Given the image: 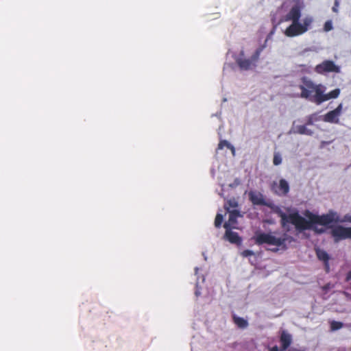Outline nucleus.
Instances as JSON below:
<instances>
[{
	"label": "nucleus",
	"instance_id": "obj_1",
	"mask_svg": "<svg viewBox=\"0 0 351 351\" xmlns=\"http://www.w3.org/2000/svg\"><path fill=\"white\" fill-rule=\"evenodd\" d=\"M334 221H283L282 228L287 232L297 235L304 230L311 229L316 232L322 233L327 230L337 238V240L351 238V228H343L341 226L333 225Z\"/></svg>",
	"mask_w": 351,
	"mask_h": 351
},
{
	"label": "nucleus",
	"instance_id": "obj_2",
	"mask_svg": "<svg viewBox=\"0 0 351 351\" xmlns=\"http://www.w3.org/2000/svg\"><path fill=\"white\" fill-rule=\"evenodd\" d=\"M301 90L300 97L308 99L317 104L326 101L330 99H335L340 94V89L335 88L327 94H325L326 87L322 84H315L307 77L301 78V84L299 86Z\"/></svg>",
	"mask_w": 351,
	"mask_h": 351
},
{
	"label": "nucleus",
	"instance_id": "obj_3",
	"mask_svg": "<svg viewBox=\"0 0 351 351\" xmlns=\"http://www.w3.org/2000/svg\"><path fill=\"white\" fill-rule=\"evenodd\" d=\"M302 16V10L299 5H293L289 12L280 20L281 22L291 21V24L285 31V34L288 37H295L306 32L313 22L311 16H306L302 22H300Z\"/></svg>",
	"mask_w": 351,
	"mask_h": 351
},
{
	"label": "nucleus",
	"instance_id": "obj_4",
	"mask_svg": "<svg viewBox=\"0 0 351 351\" xmlns=\"http://www.w3.org/2000/svg\"><path fill=\"white\" fill-rule=\"evenodd\" d=\"M256 243L263 244L267 243L268 245H272L275 246H283L285 247V242L289 241L291 243L293 239L291 237L285 234L283 237H276L271 233H257L254 237Z\"/></svg>",
	"mask_w": 351,
	"mask_h": 351
},
{
	"label": "nucleus",
	"instance_id": "obj_5",
	"mask_svg": "<svg viewBox=\"0 0 351 351\" xmlns=\"http://www.w3.org/2000/svg\"><path fill=\"white\" fill-rule=\"evenodd\" d=\"M265 48V45H262L257 48L250 58H245L244 51H241L239 58L236 59V62L241 70H250L256 66V63L259 59L261 52Z\"/></svg>",
	"mask_w": 351,
	"mask_h": 351
},
{
	"label": "nucleus",
	"instance_id": "obj_6",
	"mask_svg": "<svg viewBox=\"0 0 351 351\" xmlns=\"http://www.w3.org/2000/svg\"><path fill=\"white\" fill-rule=\"evenodd\" d=\"M224 210V215L218 213L215 219H223L227 213L229 214L228 219H237L243 217L239 210V204L234 198L230 199L225 203Z\"/></svg>",
	"mask_w": 351,
	"mask_h": 351
},
{
	"label": "nucleus",
	"instance_id": "obj_7",
	"mask_svg": "<svg viewBox=\"0 0 351 351\" xmlns=\"http://www.w3.org/2000/svg\"><path fill=\"white\" fill-rule=\"evenodd\" d=\"M315 71L319 74H324L330 72L339 73L340 69L333 61L324 60L315 66Z\"/></svg>",
	"mask_w": 351,
	"mask_h": 351
},
{
	"label": "nucleus",
	"instance_id": "obj_8",
	"mask_svg": "<svg viewBox=\"0 0 351 351\" xmlns=\"http://www.w3.org/2000/svg\"><path fill=\"white\" fill-rule=\"evenodd\" d=\"M285 211H283L281 208H277L276 213H278V216L281 219H306L302 217L297 209L291 207L285 208Z\"/></svg>",
	"mask_w": 351,
	"mask_h": 351
},
{
	"label": "nucleus",
	"instance_id": "obj_9",
	"mask_svg": "<svg viewBox=\"0 0 351 351\" xmlns=\"http://www.w3.org/2000/svg\"><path fill=\"white\" fill-rule=\"evenodd\" d=\"M289 184L288 182L282 178L279 180V183L278 184L276 182H274L271 185V190L274 193L279 196H285L289 192Z\"/></svg>",
	"mask_w": 351,
	"mask_h": 351
},
{
	"label": "nucleus",
	"instance_id": "obj_10",
	"mask_svg": "<svg viewBox=\"0 0 351 351\" xmlns=\"http://www.w3.org/2000/svg\"><path fill=\"white\" fill-rule=\"evenodd\" d=\"M304 215L308 219H339L337 213L333 210H330L327 214L318 216L313 214L309 210H305Z\"/></svg>",
	"mask_w": 351,
	"mask_h": 351
},
{
	"label": "nucleus",
	"instance_id": "obj_11",
	"mask_svg": "<svg viewBox=\"0 0 351 351\" xmlns=\"http://www.w3.org/2000/svg\"><path fill=\"white\" fill-rule=\"evenodd\" d=\"M342 105L339 104L335 110L329 111L324 116L323 120L328 123H338L341 114Z\"/></svg>",
	"mask_w": 351,
	"mask_h": 351
},
{
	"label": "nucleus",
	"instance_id": "obj_12",
	"mask_svg": "<svg viewBox=\"0 0 351 351\" xmlns=\"http://www.w3.org/2000/svg\"><path fill=\"white\" fill-rule=\"evenodd\" d=\"M249 199L254 205L267 206L263 195L258 191H250Z\"/></svg>",
	"mask_w": 351,
	"mask_h": 351
},
{
	"label": "nucleus",
	"instance_id": "obj_13",
	"mask_svg": "<svg viewBox=\"0 0 351 351\" xmlns=\"http://www.w3.org/2000/svg\"><path fill=\"white\" fill-rule=\"evenodd\" d=\"M223 227L226 228L225 237L231 243H238L240 242V238L236 232H234L230 229V221L223 223Z\"/></svg>",
	"mask_w": 351,
	"mask_h": 351
},
{
	"label": "nucleus",
	"instance_id": "obj_14",
	"mask_svg": "<svg viewBox=\"0 0 351 351\" xmlns=\"http://www.w3.org/2000/svg\"><path fill=\"white\" fill-rule=\"evenodd\" d=\"M281 342L283 350H285L291 342V337L290 335L283 332L281 335Z\"/></svg>",
	"mask_w": 351,
	"mask_h": 351
},
{
	"label": "nucleus",
	"instance_id": "obj_15",
	"mask_svg": "<svg viewBox=\"0 0 351 351\" xmlns=\"http://www.w3.org/2000/svg\"><path fill=\"white\" fill-rule=\"evenodd\" d=\"M316 254H317V258L319 260L323 261L324 262L326 268V269H328V261L329 259L328 254L325 251H324L322 250H319V249L316 250Z\"/></svg>",
	"mask_w": 351,
	"mask_h": 351
},
{
	"label": "nucleus",
	"instance_id": "obj_16",
	"mask_svg": "<svg viewBox=\"0 0 351 351\" xmlns=\"http://www.w3.org/2000/svg\"><path fill=\"white\" fill-rule=\"evenodd\" d=\"M295 132L298 133L300 134H306L308 136H311L313 134V132L308 129L306 125H297L295 127Z\"/></svg>",
	"mask_w": 351,
	"mask_h": 351
},
{
	"label": "nucleus",
	"instance_id": "obj_17",
	"mask_svg": "<svg viewBox=\"0 0 351 351\" xmlns=\"http://www.w3.org/2000/svg\"><path fill=\"white\" fill-rule=\"evenodd\" d=\"M233 319H234L235 324H237L239 328H244L247 326L248 324H247V320H245L241 317H239L234 315Z\"/></svg>",
	"mask_w": 351,
	"mask_h": 351
},
{
	"label": "nucleus",
	"instance_id": "obj_18",
	"mask_svg": "<svg viewBox=\"0 0 351 351\" xmlns=\"http://www.w3.org/2000/svg\"><path fill=\"white\" fill-rule=\"evenodd\" d=\"M224 147L231 149L233 153L234 152V147L229 142L226 140L220 141L218 144V149H222Z\"/></svg>",
	"mask_w": 351,
	"mask_h": 351
},
{
	"label": "nucleus",
	"instance_id": "obj_19",
	"mask_svg": "<svg viewBox=\"0 0 351 351\" xmlns=\"http://www.w3.org/2000/svg\"><path fill=\"white\" fill-rule=\"evenodd\" d=\"M343 326V324L340 322L332 321L330 322V330L334 331L341 328Z\"/></svg>",
	"mask_w": 351,
	"mask_h": 351
},
{
	"label": "nucleus",
	"instance_id": "obj_20",
	"mask_svg": "<svg viewBox=\"0 0 351 351\" xmlns=\"http://www.w3.org/2000/svg\"><path fill=\"white\" fill-rule=\"evenodd\" d=\"M282 162V157L280 153L275 152L274 154L273 163L274 165L277 166L280 165Z\"/></svg>",
	"mask_w": 351,
	"mask_h": 351
},
{
	"label": "nucleus",
	"instance_id": "obj_21",
	"mask_svg": "<svg viewBox=\"0 0 351 351\" xmlns=\"http://www.w3.org/2000/svg\"><path fill=\"white\" fill-rule=\"evenodd\" d=\"M333 28V26H332V23L330 20H328L327 21L325 22L324 25V32H329L330 30H332Z\"/></svg>",
	"mask_w": 351,
	"mask_h": 351
},
{
	"label": "nucleus",
	"instance_id": "obj_22",
	"mask_svg": "<svg viewBox=\"0 0 351 351\" xmlns=\"http://www.w3.org/2000/svg\"><path fill=\"white\" fill-rule=\"evenodd\" d=\"M338 7H339V1L335 0L334 5L332 8V11L335 13H337L338 12Z\"/></svg>",
	"mask_w": 351,
	"mask_h": 351
},
{
	"label": "nucleus",
	"instance_id": "obj_23",
	"mask_svg": "<svg viewBox=\"0 0 351 351\" xmlns=\"http://www.w3.org/2000/svg\"><path fill=\"white\" fill-rule=\"evenodd\" d=\"M254 254V252L251 250H245L242 252L243 256L247 257L248 256H252Z\"/></svg>",
	"mask_w": 351,
	"mask_h": 351
},
{
	"label": "nucleus",
	"instance_id": "obj_24",
	"mask_svg": "<svg viewBox=\"0 0 351 351\" xmlns=\"http://www.w3.org/2000/svg\"><path fill=\"white\" fill-rule=\"evenodd\" d=\"M313 117L311 115V116L308 117L306 123V125H313Z\"/></svg>",
	"mask_w": 351,
	"mask_h": 351
},
{
	"label": "nucleus",
	"instance_id": "obj_25",
	"mask_svg": "<svg viewBox=\"0 0 351 351\" xmlns=\"http://www.w3.org/2000/svg\"><path fill=\"white\" fill-rule=\"evenodd\" d=\"M221 222H222V221H215V226H216L217 228L220 227V226H221Z\"/></svg>",
	"mask_w": 351,
	"mask_h": 351
},
{
	"label": "nucleus",
	"instance_id": "obj_26",
	"mask_svg": "<svg viewBox=\"0 0 351 351\" xmlns=\"http://www.w3.org/2000/svg\"><path fill=\"white\" fill-rule=\"evenodd\" d=\"M343 219H351V216L346 215Z\"/></svg>",
	"mask_w": 351,
	"mask_h": 351
},
{
	"label": "nucleus",
	"instance_id": "obj_27",
	"mask_svg": "<svg viewBox=\"0 0 351 351\" xmlns=\"http://www.w3.org/2000/svg\"><path fill=\"white\" fill-rule=\"evenodd\" d=\"M271 351H278V348H277L276 347H275V348H273L271 350Z\"/></svg>",
	"mask_w": 351,
	"mask_h": 351
},
{
	"label": "nucleus",
	"instance_id": "obj_28",
	"mask_svg": "<svg viewBox=\"0 0 351 351\" xmlns=\"http://www.w3.org/2000/svg\"><path fill=\"white\" fill-rule=\"evenodd\" d=\"M351 278V271L349 273L348 276V280H350Z\"/></svg>",
	"mask_w": 351,
	"mask_h": 351
},
{
	"label": "nucleus",
	"instance_id": "obj_29",
	"mask_svg": "<svg viewBox=\"0 0 351 351\" xmlns=\"http://www.w3.org/2000/svg\"><path fill=\"white\" fill-rule=\"evenodd\" d=\"M233 223H235L237 221L235 220H233V221H231Z\"/></svg>",
	"mask_w": 351,
	"mask_h": 351
}]
</instances>
